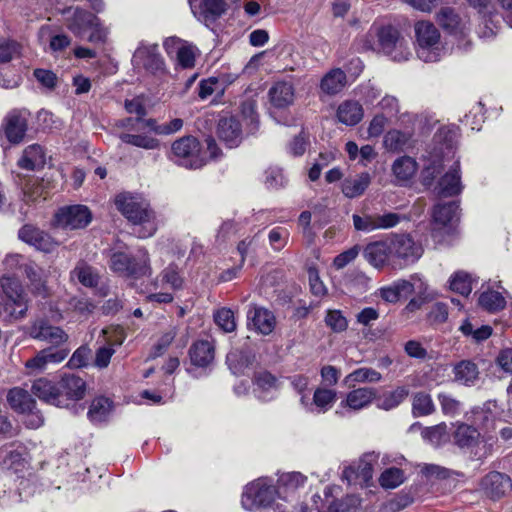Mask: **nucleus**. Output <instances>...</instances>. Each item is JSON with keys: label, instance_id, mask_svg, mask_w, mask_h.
<instances>
[{"label": "nucleus", "instance_id": "64", "mask_svg": "<svg viewBox=\"0 0 512 512\" xmlns=\"http://www.w3.org/2000/svg\"><path fill=\"white\" fill-rule=\"evenodd\" d=\"M91 356V350L88 346H80L77 348L72 354L71 358L68 361V366L70 368H82L87 366L88 360Z\"/></svg>", "mask_w": 512, "mask_h": 512}, {"label": "nucleus", "instance_id": "18", "mask_svg": "<svg viewBox=\"0 0 512 512\" xmlns=\"http://www.w3.org/2000/svg\"><path fill=\"white\" fill-rule=\"evenodd\" d=\"M18 237L21 241L43 252H51L57 246V243L46 232L32 224H26L20 228Z\"/></svg>", "mask_w": 512, "mask_h": 512}, {"label": "nucleus", "instance_id": "7", "mask_svg": "<svg viewBox=\"0 0 512 512\" xmlns=\"http://www.w3.org/2000/svg\"><path fill=\"white\" fill-rule=\"evenodd\" d=\"M276 496V488L267 479L260 478L245 486L241 504L244 509L252 511L270 506Z\"/></svg>", "mask_w": 512, "mask_h": 512}, {"label": "nucleus", "instance_id": "25", "mask_svg": "<svg viewBox=\"0 0 512 512\" xmlns=\"http://www.w3.org/2000/svg\"><path fill=\"white\" fill-rule=\"evenodd\" d=\"M59 388L63 394L65 407L68 401H78L84 398L86 393L85 381L74 374H65L59 381Z\"/></svg>", "mask_w": 512, "mask_h": 512}, {"label": "nucleus", "instance_id": "48", "mask_svg": "<svg viewBox=\"0 0 512 512\" xmlns=\"http://www.w3.org/2000/svg\"><path fill=\"white\" fill-rule=\"evenodd\" d=\"M111 401L106 397H98L91 403L88 416L93 422L104 421L111 412Z\"/></svg>", "mask_w": 512, "mask_h": 512}, {"label": "nucleus", "instance_id": "27", "mask_svg": "<svg viewBox=\"0 0 512 512\" xmlns=\"http://www.w3.org/2000/svg\"><path fill=\"white\" fill-rule=\"evenodd\" d=\"M307 477L300 472H288L279 476L276 492L279 498L287 500L300 487H303Z\"/></svg>", "mask_w": 512, "mask_h": 512}, {"label": "nucleus", "instance_id": "50", "mask_svg": "<svg viewBox=\"0 0 512 512\" xmlns=\"http://www.w3.org/2000/svg\"><path fill=\"white\" fill-rule=\"evenodd\" d=\"M478 301L479 305L489 312L502 310L506 305L504 297L497 291L483 292Z\"/></svg>", "mask_w": 512, "mask_h": 512}, {"label": "nucleus", "instance_id": "46", "mask_svg": "<svg viewBox=\"0 0 512 512\" xmlns=\"http://www.w3.org/2000/svg\"><path fill=\"white\" fill-rule=\"evenodd\" d=\"M119 138L122 142L146 150L157 149L160 145L159 140L146 134L121 133Z\"/></svg>", "mask_w": 512, "mask_h": 512}, {"label": "nucleus", "instance_id": "54", "mask_svg": "<svg viewBox=\"0 0 512 512\" xmlns=\"http://www.w3.org/2000/svg\"><path fill=\"white\" fill-rule=\"evenodd\" d=\"M161 282L167 284L173 290H179L183 287L184 278L180 274V270L177 265H168L161 273Z\"/></svg>", "mask_w": 512, "mask_h": 512}, {"label": "nucleus", "instance_id": "35", "mask_svg": "<svg viewBox=\"0 0 512 512\" xmlns=\"http://www.w3.org/2000/svg\"><path fill=\"white\" fill-rule=\"evenodd\" d=\"M45 164V154L43 148L38 144L28 146L22 157L18 160V166L26 170H35L43 167Z\"/></svg>", "mask_w": 512, "mask_h": 512}, {"label": "nucleus", "instance_id": "58", "mask_svg": "<svg viewBox=\"0 0 512 512\" xmlns=\"http://www.w3.org/2000/svg\"><path fill=\"white\" fill-rule=\"evenodd\" d=\"M438 400L443 414L453 417L460 413L462 403L452 395L440 393L438 394Z\"/></svg>", "mask_w": 512, "mask_h": 512}, {"label": "nucleus", "instance_id": "60", "mask_svg": "<svg viewBox=\"0 0 512 512\" xmlns=\"http://www.w3.org/2000/svg\"><path fill=\"white\" fill-rule=\"evenodd\" d=\"M288 238V230L282 227H275L268 234L269 244L276 251H280L286 246Z\"/></svg>", "mask_w": 512, "mask_h": 512}, {"label": "nucleus", "instance_id": "33", "mask_svg": "<svg viewBox=\"0 0 512 512\" xmlns=\"http://www.w3.org/2000/svg\"><path fill=\"white\" fill-rule=\"evenodd\" d=\"M346 84L347 78L344 71L340 68H334L323 76L320 89L327 95H335L341 92Z\"/></svg>", "mask_w": 512, "mask_h": 512}, {"label": "nucleus", "instance_id": "13", "mask_svg": "<svg viewBox=\"0 0 512 512\" xmlns=\"http://www.w3.org/2000/svg\"><path fill=\"white\" fill-rule=\"evenodd\" d=\"M353 226L357 231L370 233L375 230L389 229L398 225L401 216L397 213L389 212L385 214H353Z\"/></svg>", "mask_w": 512, "mask_h": 512}, {"label": "nucleus", "instance_id": "32", "mask_svg": "<svg viewBox=\"0 0 512 512\" xmlns=\"http://www.w3.org/2000/svg\"><path fill=\"white\" fill-rule=\"evenodd\" d=\"M269 97L275 107H287L294 101V87L289 82H277L270 88Z\"/></svg>", "mask_w": 512, "mask_h": 512}, {"label": "nucleus", "instance_id": "61", "mask_svg": "<svg viewBox=\"0 0 512 512\" xmlns=\"http://www.w3.org/2000/svg\"><path fill=\"white\" fill-rule=\"evenodd\" d=\"M88 31H90L88 41L91 43H105L109 35L108 27H105L97 16H95V23L91 24Z\"/></svg>", "mask_w": 512, "mask_h": 512}, {"label": "nucleus", "instance_id": "1", "mask_svg": "<svg viewBox=\"0 0 512 512\" xmlns=\"http://www.w3.org/2000/svg\"><path fill=\"white\" fill-rule=\"evenodd\" d=\"M115 205L128 221L139 226L134 231L139 238H148L155 234V214L146 200L131 194H120L115 199Z\"/></svg>", "mask_w": 512, "mask_h": 512}, {"label": "nucleus", "instance_id": "39", "mask_svg": "<svg viewBox=\"0 0 512 512\" xmlns=\"http://www.w3.org/2000/svg\"><path fill=\"white\" fill-rule=\"evenodd\" d=\"M373 388L362 387L354 389L347 394L345 405L353 410H359L367 406L375 397Z\"/></svg>", "mask_w": 512, "mask_h": 512}, {"label": "nucleus", "instance_id": "52", "mask_svg": "<svg viewBox=\"0 0 512 512\" xmlns=\"http://www.w3.org/2000/svg\"><path fill=\"white\" fill-rule=\"evenodd\" d=\"M216 325L225 333H231L236 329L234 312L229 308H221L214 313Z\"/></svg>", "mask_w": 512, "mask_h": 512}, {"label": "nucleus", "instance_id": "55", "mask_svg": "<svg viewBox=\"0 0 512 512\" xmlns=\"http://www.w3.org/2000/svg\"><path fill=\"white\" fill-rule=\"evenodd\" d=\"M404 481V473L399 468H388L382 472L379 483L385 489H394Z\"/></svg>", "mask_w": 512, "mask_h": 512}, {"label": "nucleus", "instance_id": "12", "mask_svg": "<svg viewBox=\"0 0 512 512\" xmlns=\"http://www.w3.org/2000/svg\"><path fill=\"white\" fill-rule=\"evenodd\" d=\"M92 220V213L85 205H71L60 208L55 214V225L63 229H82Z\"/></svg>", "mask_w": 512, "mask_h": 512}, {"label": "nucleus", "instance_id": "23", "mask_svg": "<svg viewBox=\"0 0 512 512\" xmlns=\"http://www.w3.org/2000/svg\"><path fill=\"white\" fill-rule=\"evenodd\" d=\"M247 319L248 325H252L258 333L263 335L272 333L276 325L274 314L270 310L257 305L250 306Z\"/></svg>", "mask_w": 512, "mask_h": 512}, {"label": "nucleus", "instance_id": "19", "mask_svg": "<svg viewBox=\"0 0 512 512\" xmlns=\"http://www.w3.org/2000/svg\"><path fill=\"white\" fill-rule=\"evenodd\" d=\"M193 15L200 21H215L226 11L224 0H188Z\"/></svg>", "mask_w": 512, "mask_h": 512}, {"label": "nucleus", "instance_id": "8", "mask_svg": "<svg viewBox=\"0 0 512 512\" xmlns=\"http://www.w3.org/2000/svg\"><path fill=\"white\" fill-rule=\"evenodd\" d=\"M378 43L382 51L396 62L407 61L412 53L407 41L401 36L399 30L391 25L379 28L377 32Z\"/></svg>", "mask_w": 512, "mask_h": 512}, {"label": "nucleus", "instance_id": "36", "mask_svg": "<svg viewBox=\"0 0 512 512\" xmlns=\"http://www.w3.org/2000/svg\"><path fill=\"white\" fill-rule=\"evenodd\" d=\"M371 182L369 173L363 172L353 178H347L342 182V192L347 198H355L362 195Z\"/></svg>", "mask_w": 512, "mask_h": 512}, {"label": "nucleus", "instance_id": "34", "mask_svg": "<svg viewBox=\"0 0 512 512\" xmlns=\"http://www.w3.org/2000/svg\"><path fill=\"white\" fill-rule=\"evenodd\" d=\"M337 117L345 125H356L363 118V108L357 101H344L337 109Z\"/></svg>", "mask_w": 512, "mask_h": 512}, {"label": "nucleus", "instance_id": "43", "mask_svg": "<svg viewBox=\"0 0 512 512\" xmlns=\"http://www.w3.org/2000/svg\"><path fill=\"white\" fill-rule=\"evenodd\" d=\"M4 310L14 320L24 318L28 311L27 294L23 293L20 297L5 300Z\"/></svg>", "mask_w": 512, "mask_h": 512}, {"label": "nucleus", "instance_id": "10", "mask_svg": "<svg viewBox=\"0 0 512 512\" xmlns=\"http://www.w3.org/2000/svg\"><path fill=\"white\" fill-rule=\"evenodd\" d=\"M25 333L32 339L59 347L69 340V335L59 326L52 325L46 318L38 317L31 321Z\"/></svg>", "mask_w": 512, "mask_h": 512}, {"label": "nucleus", "instance_id": "6", "mask_svg": "<svg viewBox=\"0 0 512 512\" xmlns=\"http://www.w3.org/2000/svg\"><path fill=\"white\" fill-rule=\"evenodd\" d=\"M109 266L116 273L134 278L151 275L149 256L144 249H140L136 257L115 252L110 257Z\"/></svg>", "mask_w": 512, "mask_h": 512}, {"label": "nucleus", "instance_id": "29", "mask_svg": "<svg viewBox=\"0 0 512 512\" xmlns=\"http://www.w3.org/2000/svg\"><path fill=\"white\" fill-rule=\"evenodd\" d=\"M7 401L10 407L20 414L31 412L36 407V401L28 391L19 387H14L9 390Z\"/></svg>", "mask_w": 512, "mask_h": 512}, {"label": "nucleus", "instance_id": "4", "mask_svg": "<svg viewBox=\"0 0 512 512\" xmlns=\"http://www.w3.org/2000/svg\"><path fill=\"white\" fill-rule=\"evenodd\" d=\"M171 160L179 166L198 169L206 164V157L201 150V144L193 136H184L172 143Z\"/></svg>", "mask_w": 512, "mask_h": 512}, {"label": "nucleus", "instance_id": "5", "mask_svg": "<svg viewBox=\"0 0 512 512\" xmlns=\"http://www.w3.org/2000/svg\"><path fill=\"white\" fill-rule=\"evenodd\" d=\"M417 55L425 62H435L440 58V32L429 21H419L414 26Z\"/></svg>", "mask_w": 512, "mask_h": 512}, {"label": "nucleus", "instance_id": "11", "mask_svg": "<svg viewBox=\"0 0 512 512\" xmlns=\"http://www.w3.org/2000/svg\"><path fill=\"white\" fill-rule=\"evenodd\" d=\"M132 63L136 68H143L148 73L161 77L167 73L164 59L157 44L141 43L135 50Z\"/></svg>", "mask_w": 512, "mask_h": 512}, {"label": "nucleus", "instance_id": "24", "mask_svg": "<svg viewBox=\"0 0 512 512\" xmlns=\"http://www.w3.org/2000/svg\"><path fill=\"white\" fill-rule=\"evenodd\" d=\"M462 189L460 164L459 161L456 160L450 169L440 178L437 191L440 196L451 197L461 193Z\"/></svg>", "mask_w": 512, "mask_h": 512}, {"label": "nucleus", "instance_id": "9", "mask_svg": "<svg viewBox=\"0 0 512 512\" xmlns=\"http://www.w3.org/2000/svg\"><path fill=\"white\" fill-rule=\"evenodd\" d=\"M390 248L393 264H409L417 261L422 255V248L415 243L409 234H390L386 237Z\"/></svg>", "mask_w": 512, "mask_h": 512}, {"label": "nucleus", "instance_id": "45", "mask_svg": "<svg viewBox=\"0 0 512 512\" xmlns=\"http://www.w3.org/2000/svg\"><path fill=\"white\" fill-rule=\"evenodd\" d=\"M411 134L400 130H391L384 137L385 147L393 152L403 151L408 147Z\"/></svg>", "mask_w": 512, "mask_h": 512}, {"label": "nucleus", "instance_id": "51", "mask_svg": "<svg viewBox=\"0 0 512 512\" xmlns=\"http://www.w3.org/2000/svg\"><path fill=\"white\" fill-rule=\"evenodd\" d=\"M450 289L463 296H468L472 291V280L469 274L463 271L455 272L450 278Z\"/></svg>", "mask_w": 512, "mask_h": 512}, {"label": "nucleus", "instance_id": "40", "mask_svg": "<svg viewBox=\"0 0 512 512\" xmlns=\"http://www.w3.org/2000/svg\"><path fill=\"white\" fill-rule=\"evenodd\" d=\"M437 21L439 25L452 34H464L463 28L460 27V17L450 7L441 8L437 14Z\"/></svg>", "mask_w": 512, "mask_h": 512}, {"label": "nucleus", "instance_id": "41", "mask_svg": "<svg viewBox=\"0 0 512 512\" xmlns=\"http://www.w3.org/2000/svg\"><path fill=\"white\" fill-rule=\"evenodd\" d=\"M392 170L399 181L406 182L415 175L417 163L409 156H402L394 161Z\"/></svg>", "mask_w": 512, "mask_h": 512}, {"label": "nucleus", "instance_id": "21", "mask_svg": "<svg viewBox=\"0 0 512 512\" xmlns=\"http://www.w3.org/2000/svg\"><path fill=\"white\" fill-rule=\"evenodd\" d=\"M23 273L29 280V289L35 296L47 298L50 289L47 286V274L33 261H26L23 265Z\"/></svg>", "mask_w": 512, "mask_h": 512}, {"label": "nucleus", "instance_id": "20", "mask_svg": "<svg viewBox=\"0 0 512 512\" xmlns=\"http://www.w3.org/2000/svg\"><path fill=\"white\" fill-rule=\"evenodd\" d=\"M363 257L376 269L394 265L387 238L367 244L363 250Z\"/></svg>", "mask_w": 512, "mask_h": 512}, {"label": "nucleus", "instance_id": "47", "mask_svg": "<svg viewBox=\"0 0 512 512\" xmlns=\"http://www.w3.org/2000/svg\"><path fill=\"white\" fill-rule=\"evenodd\" d=\"M256 107V101L251 98L244 100L241 104V115L246 122L248 133H255L259 127V117Z\"/></svg>", "mask_w": 512, "mask_h": 512}, {"label": "nucleus", "instance_id": "30", "mask_svg": "<svg viewBox=\"0 0 512 512\" xmlns=\"http://www.w3.org/2000/svg\"><path fill=\"white\" fill-rule=\"evenodd\" d=\"M454 381L464 386H474L479 380V369L470 360H462L454 365Z\"/></svg>", "mask_w": 512, "mask_h": 512}, {"label": "nucleus", "instance_id": "42", "mask_svg": "<svg viewBox=\"0 0 512 512\" xmlns=\"http://www.w3.org/2000/svg\"><path fill=\"white\" fill-rule=\"evenodd\" d=\"M435 411L431 395L426 392H417L412 397V413L414 416H427Z\"/></svg>", "mask_w": 512, "mask_h": 512}, {"label": "nucleus", "instance_id": "2", "mask_svg": "<svg viewBox=\"0 0 512 512\" xmlns=\"http://www.w3.org/2000/svg\"><path fill=\"white\" fill-rule=\"evenodd\" d=\"M437 146L428 153V161L422 171V182L431 186L435 178L441 173L444 162L454 158L456 147V133L447 128H441L434 136Z\"/></svg>", "mask_w": 512, "mask_h": 512}, {"label": "nucleus", "instance_id": "49", "mask_svg": "<svg viewBox=\"0 0 512 512\" xmlns=\"http://www.w3.org/2000/svg\"><path fill=\"white\" fill-rule=\"evenodd\" d=\"M421 435L426 441L435 447L443 445L449 438L447 426L444 423L423 429Z\"/></svg>", "mask_w": 512, "mask_h": 512}, {"label": "nucleus", "instance_id": "62", "mask_svg": "<svg viewBox=\"0 0 512 512\" xmlns=\"http://www.w3.org/2000/svg\"><path fill=\"white\" fill-rule=\"evenodd\" d=\"M177 62L183 68H191L195 64V50L194 47L187 42L183 44L177 51Z\"/></svg>", "mask_w": 512, "mask_h": 512}, {"label": "nucleus", "instance_id": "16", "mask_svg": "<svg viewBox=\"0 0 512 512\" xmlns=\"http://www.w3.org/2000/svg\"><path fill=\"white\" fill-rule=\"evenodd\" d=\"M31 391L40 400L48 404L57 407H65V401L59 388V382L55 383L45 377H41L33 382Z\"/></svg>", "mask_w": 512, "mask_h": 512}, {"label": "nucleus", "instance_id": "37", "mask_svg": "<svg viewBox=\"0 0 512 512\" xmlns=\"http://www.w3.org/2000/svg\"><path fill=\"white\" fill-rule=\"evenodd\" d=\"M382 379L380 372L373 368L361 367L349 373L343 380L344 385L352 387L356 383H377Z\"/></svg>", "mask_w": 512, "mask_h": 512}, {"label": "nucleus", "instance_id": "14", "mask_svg": "<svg viewBox=\"0 0 512 512\" xmlns=\"http://www.w3.org/2000/svg\"><path fill=\"white\" fill-rule=\"evenodd\" d=\"M59 12L67 29L77 37H82L91 24L95 23L96 15L79 6H69Z\"/></svg>", "mask_w": 512, "mask_h": 512}, {"label": "nucleus", "instance_id": "3", "mask_svg": "<svg viewBox=\"0 0 512 512\" xmlns=\"http://www.w3.org/2000/svg\"><path fill=\"white\" fill-rule=\"evenodd\" d=\"M455 445L472 460L482 461L492 454V444L473 426L466 423L457 425L453 433Z\"/></svg>", "mask_w": 512, "mask_h": 512}, {"label": "nucleus", "instance_id": "28", "mask_svg": "<svg viewBox=\"0 0 512 512\" xmlns=\"http://www.w3.org/2000/svg\"><path fill=\"white\" fill-rule=\"evenodd\" d=\"M413 291L414 286L411 282L400 279L391 285L379 288L376 295L387 303H396L402 295L411 294Z\"/></svg>", "mask_w": 512, "mask_h": 512}, {"label": "nucleus", "instance_id": "17", "mask_svg": "<svg viewBox=\"0 0 512 512\" xmlns=\"http://www.w3.org/2000/svg\"><path fill=\"white\" fill-rule=\"evenodd\" d=\"M481 487L487 496L499 499L511 491L512 480L507 474L492 471L483 477Z\"/></svg>", "mask_w": 512, "mask_h": 512}, {"label": "nucleus", "instance_id": "38", "mask_svg": "<svg viewBox=\"0 0 512 512\" xmlns=\"http://www.w3.org/2000/svg\"><path fill=\"white\" fill-rule=\"evenodd\" d=\"M72 280H78L85 287H95L98 284L99 276L93 267L84 261H79L70 272Z\"/></svg>", "mask_w": 512, "mask_h": 512}, {"label": "nucleus", "instance_id": "59", "mask_svg": "<svg viewBox=\"0 0 512 512\" xmlns=\"http://www.w3.org/2000/svg\"><path fill=\"white\" fill-rule=\"evenodd\" d=\"M360 498L355 495H348L339 501H335L329 505L330 510L334 512H356L360 506Z\"/></svg>", "mask_w": 512, "mask_h": 512}, {"label": "nucleus", "instance_id": "56", "mask_svg": "<svg viewBox=\"0 0 512 512\" xmlns=\"http://www.w3.org/2000/svg\"><path fill=\"white\" fill-rule=\"evenodd\" d=\"M0 286L3 291V294L6 297V300L20 297V295L25 293L21 282L13 277L2 276L0 278Z\"/></svg>", "mask_w": 512, "mask_h": 512}, {"label": "nucleus", "instance_id": "63", "mask_svg": "<svg viewBox=\"0 0 512 512\" xmlns=\"http://www.w3.org/2000/svg\"><path fill=\"white\" fill-rule=\"evenodd\" d=\"M325 322L335 332H342L347 329L348 323L346 318L339 310H330L327 312Z\"/></svg>", "mask_w": 512, "mask_h": 512}, {"label": "nucleus", "instance_id": "44", "mask_svg": "<svg viewBox=\"0 0 512 512\" xmlns=\"http://www.w3.org/2000/svg\"><path fill=\"white\" fill-rule=\"evenodd\" d=\"M336 398L335 390L320 387L314 391L313 405L318 413H325L334 405Z\"/></svg>", "mask_w": 512, "mask_h": 512}, {"label": "nucleus", "instance_id": "53", "mask_svg": "<svg viewBox=\"0 0 512 512\" xmlns=\"http://www.w3.org/2000/svg\"><path fill=\"white\" fill-rule=\"evenodd\" d=\"M409 391L405 387H398L395 390L384 394L379 400L378 406L384 410H390L397 407L408 396Z\"/></svg>", "mask_w": 512, "mask_h": 512}, {"label": "nucleus", "instance_id": "57", "mask_svg": "<svg viewBox=\"0 0 512 512\" xmlns=\"http://www.w3.org/2000/svg\"><path fill=\"white\" fill-rule=\"evenodd\" d=\"M21 54V45L11 39L0 41V63H7Z\"/></svg>", "mask_w": 512, "mask_h": 512}, {"label": "nucleus", "instance_id": "31", "mask_svg": "<svg viewBox=\"0 0 512 512\" xmlns=\"http://www.w3.org/2000/svg\"><path fill=\"white\" fill-rule=\"evenodd\" d=\"M193 365L206 367L214 360V346L207 340L195 342L189 350Z\"/></svg>", "mask_w": 512, "mask_h": 512}, {"label": "nucleus", "instance_id": "26", "mask_svg": "<svg viewBox=\"0 0 512 512\" xmlns=\"http://www.w3.org/2000/svg\"><path fill=\"white\" fill-rule=\"evenodd\" d=\"M217 133L219 138L230 147H236L242 140V130L235 117H223L218 122Z\"/></svg>", "mask_w": 512, "mask_h": 512}, {"label": "nucleus", "instance_id": "15", "mask_svg": "<svg viewBox=\"0 0 512 512\" xmlns=\"http://www.w3.org/2000/svg\"><path fill=\"white\" fill-rule=\"evenodd\" d=\"M459 206L456 202L437 204L432 212L431 234L434 239L441 240L442 230L458 219Z\"/></svg>", "mask_w": 512, "mask_h": 512}, {"label": "nucleus", "instance_id": "22", "mask_svg": "<svg viewBox=\"0 0 512 512\" xmlns=\"http://www.w3.org/2000/svg\"><path fill=\"white\" fill-rule=\"evenodd\" d=\"M29 113L26 110H14L6 116L5 134L11 143L23 140L28 126Z\"/></svg>", "mask_w": 512, "mask_h": 512}]
</instances>
